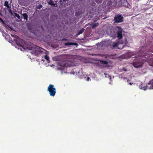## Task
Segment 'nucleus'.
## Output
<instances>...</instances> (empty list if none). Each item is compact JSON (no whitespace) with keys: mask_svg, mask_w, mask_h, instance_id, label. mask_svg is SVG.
<instances>
[{"mask_svg":"<svg viewBox=\"0 0 153 153\" xmlns=\"http://www.w3.org/2000/svg\"><path fill=\"white\" fill-rule=\"evenodd\" d=\"M25 50H30L31 51V53L32 54L35 55V56H38L39 54L43 53V51L44 50L42 48L39 47L36 45H33L32 46H30L28 47L23 48Z\"/></svg>","mask_w":153,"mask_h":153,"instance_id":"f257e3e1","label":"nucleus"},{"mask_svg":"<svg viewBox=\"0 0 153 153\" xmlns=\"http://www.w3.org/2000/svg\"><path fill=\"white\" fill-rule=\"evenodd\" d=\"M11 35L14 38V39H13V41L16 42V44L17 45L19 46V47L22 48L31 47L34 45L32 44L31 45L28 44L26 42L20 39L19 38L18 36H17L16 35H13L11 34Z\"/></svg>","mask_w":153,"mask_h":153,"instance_id":"f03ea898","label":"nucleus"},{"mask_svg":"<svg viewBox=\"0 0 153 153\" xmlns=\"http://www.w3.org/2000/svg\"><path fill=\"white\" fill-rule=\"evenodd\" d=\"M145 47L144 46H142L139 48V53H138V56L140 57L143 56H151L149 54V55H148V53L147 52H149V51H146L145 50Z\"/></svg>","mask_w":153,"mask_h":153,"instance_id":"7ed1b4c3","label":"nucleus"},{"mask_svg":"<svg viewBox=\"0 0 153 153\" xmlns=\"http://www.w3.org/2000/svg\"><path fill=\"white\" fill-rule=\"evenodd\" d=\"M47 91L49 93V95L50 96L53 97L56 94V88L54 87V86L53 85L50 84L47 88Z\"/></svg>","mask_w":153,"mask_h":153,"instance_id":"20e7f679","label":"nucleus"},{"mask_svg":"<svg viewBox=\"0 0 153 153\" xmlns=\"http://www.w3.org/2000/svg\"><path fill=\"white\" fill-rule=\"evenodd\" d=\"M143 63V61L142 60L141 58H140L137 61L133 63V65L136 68H139L142 66Z\"/></svg>","mask_w":153,"mask_h":153,"instance_id":"39448f33","label":"nucleus"},{"mask_svg":"<svg viewBox=\"0 0 153 153\" xmlns=\"http://www.w3.org/2000/svg\"><path fill=\"white\" fill-rule=\"evenodd\" d=\"M115 22L114 23H119L123 21V17L121 16V15L118 14L115 15L114 19Z\"/></svg>","mask_w":153,"mask_h":153,"instance_id":"423d86ee","label":"nucleus"},{"mask_svg":"<svg viewBox=\"0 0 153 153\" xmlns=\"http://www.w3.org/2000/svg\"><path fill=\"white\" fill-rule=\"evenodd\" d=\"M139 88L144 91L147 89H153V88H148L147 85H146V86H143L142 85H140V86H139Z\"/></svg>","mask_w":153,"mask_h":153,"instance_id":"0eeeda50","label":"nucleus"},{"mask_svg":"<svg viewBox=\"0 0 153 153\" xmlns=\"http://www.w3.org/2000/svg\"><path fill=\"white\" fill-rule=\"evenodd\" d=\"M117 37L119 39H121L123 36H122V30L121 29H120L118 30L117 32Z\"/></svg>","mask_w":153,"mask_h":153,"instance_id":"6e6552de","label":"nucleus"},{"mask_svg":"<svg viewBox=\"0 0 153 153\" xmlns=\"http://www.w3.org/2000/svg\"><path fill=\"white\" fill-rule=\"evenodd\" d=\"M146 85H148V88H153V79L150 80Z\"/></svg>","mask_w":153,"mask_h":153,"instance_id":"1a4fd4ad","label":"nucleus"},{"mask_svg":"<svg viewBox=\"0 0 153 153\" xmlns=\"http://www.w3.org/2000/svg\"><path fill=\"white\" fill-rule=\"evenodd\" d=\"M22 17L21 18H22L25 20L27 21L28 20V15H27L26 13H23L22 14Z\"/></svg>","mask_w":153,"mask_h":153,"instance_id":"9d476101","label":"nucleus"},{"mask_svg":"<svg viewBox=\"0 0 153 153\" xmlns=\"http://www.w3.org/2000/svg\"><path fill=\"white\" fill-rule=\"evenodd\" d=\"M77 45V44L76 43L66 42L65 43V46H69L72 45Z\"/></svg>","mask_w":153,"mask_h":153,"instance_id":"9b49d317","label":"nucleus"},{"mask_svg":"<svg viewBox=\"0 0 153 153\" xmlns=\"http://www.w3.org/2000/svg\"><path fill=\"white\" fill-rule=\"evenodd\" d=\"M125 7L128 8H130L131 7V6L126 0H125Z\"/></svg>","mask_w":153,"mask_h":153,"instance_id":"f8f14e48","label":"nucleus"},{"mask_svg":"<svg viewBox=\"0 0 153 153\" xmlns=\"http://www.w3.org/2000/svg\"><path fill=\"white\" fill-rule=\"evenodd\" d=\"M70 62H63V67H67L70 66L71 65L69 64Z\"/></svg>","mask_w":153,"mask_h":153,"instance_id":"ddd939ff","label":"nucleus"},{"mask_svg":"<svg viewBox=\"0 0 153 153\" xmlns=\"http://www.w3.org/2000/svg\"><path fill=\"white\" fill-rule=\"evenodd\" d=\"M4 6H5V7H7V8H11V6L9 5L8 1H5L4 4Z\"/></svg>","mask_w":153,"mask_h":153,"instance_id":"4468645a","label":"nucleus"},{"mask_svg":"<svg viewBox=\"0 0 153 153\" xmlns=\"http://www.w3.org/2000/svg\"><path fill=\"white\" fill-rule=\"evenodd\" d=\"M99 25V23H96L92 24H91V27L92 29L94 28L97 26Z\"/></svg>","mask_w":153,"mask_h":153,"instance_id":"2eb2a0df","label":"nucleus"},{"mask_svg":"<svg viewBox=\"0 0 153 153\" xmlns=\"http://www.w3.org/2000/svg\"><path fill=\"white\" fill-rule=\"evenodd\" d=\"M84 30H85V29L83 28H82V29H81V30L79 31V32H78V33H77V36H78L80 34H82V33H83V31H84Z\"/></svg>","mask_w":153,"mask_h":153,"instance_id":"dca6fc26","label":"nucleus"},{"mask_svg":"<svg viewBox=\"0 0 153 153\" xmlns=\"http://www.w3.org/2000/svg\"><path fill=\"white\" fill-rule=\"evenodd\" d=\"M99 61H100V62L101 64L107 65L108 64V62L106 61L100 60Z\"/></svg>","mask_w":153,"mask_h":153,"instance_id":"f3484780","label":"nucleus"},{"mask_svg":"<svg viewBox=\"0 0 153 153\" xmlns=\"http://www.w3.org/2000/svg\"><path fill=\"white\" fill-rule=\"evenodd\" d=\"M44 58H45L46 60H47V62L49 63L50 62V61L49 60V57L47 55H45V56H44Z\"/></svg>","mask_w":153,"mask_h":153,"instance_id":"a211bd4d","label":"nucleus"},{"mask_svg":"<svg viewBox=\"0 0 153 153\" xmlns=\"http://www.w3.org/2000/svg\"><path fill=\"white\" fill-rule=\"evenodd\" d=\"M14 16H15L17 18L19 19H20L21 17L19 16L18 14L17 13H14Z\"/></svg>","mask_w":153,"mask_h":153,"instance_id":"6ab92c4d","label":"nucleus"},{"mask_svg":"<svg viewBox=\"0 0 153 153\" xmlns=\"http://www.w3.org/2000/svg\"><path fill=\"white\" fill-rule=\"evenodd\" d=\"M128 55H129V56H128V57H127V56H126V54L125 55V59L128 58H130L131 57V56H132L131 53L129 52V53H128Z\"/></svg>","mask_w":153,"mask_h":153,"instance_id":"aec40b11","label":"nucleus"},{"mask_svg":"<svg viewBox=\"0 0 153 153\" xmlns=\"http://www.w3.org/2000/svg\"><path fill=\"white\" fill-rule=\"evenodd\" d=\"M49 4H50V5L51 6H54L55 4L53 3V2L51 0L49 1L48 2Z\"/></svg>","mask_w":153,"mask_h":153,"instance_id":"412c9836","label":"nucleus"},{"mask_svg":"<svg viewBox=\"0 0 153 153\" xmlns=\"http://www.w3.org/2000/svg\"><path fill=\"white\" fill-rule=\"evenodd\" d=\"M118 45V43L117 42H114V45H113V47L114 48H116L117 46V45Z\"/></svg>","mask_w":153,"mask_h":153,"instance_id":"4be33fe9","label":"nucleus"},{"mask_svg":"<svg viewBox=\"0 0 153 153\" xmlns=\"http://www.w3.org/2000/svg\"><path fill=\"white\" fill-rule=\"evenodd\" d=\"M95 1L97 3H101L102 2V0H96Z\"/></svg>","mask_w":153,"mask_h":153,"instance_id":"5701e85b","label":"nucleus"},{"mask_svg":"<svg viewBox=\"0 0 153 153\" xmlns=\"http://www.w3.org/2000/svg\"><path fill=\"white\" fill-rule=\"evenodd\" d=\"M127 83H128V84H130V85H131L132 84V83H131V82H130V80H129L128 79L127 80Z\"/></svg>","mask_w":153,"mask_h":153,"instance_id":"b1692460","label":"nucleus"},{"mask_svg":"<svg viewBox=\"0 0 153 153\" xmlns=\"http://www.w3.org/2000/svg\"><path fill=\"white\" fill-rule=\"evenodd\" d=\"M104 74L105 75V76H106V77H110V79H111V76H109V75L108 74H107L105 73H104Z\"/></svg>","mask_w":153,"mask_h":153,"instance_id":"393cba45","label":"nucleus"},{"mask_svg":"<svg viewBox=\"0 0 153 153\" xmlns=\"http://www.w3.org/2000/svg\"><path fill=\"white\" fill-rule=\"evenodd\" d=\"M0 21H1V22L2 23V24H5V23L4 22V21L1 18H0Z\"/></svg>","mask_w":153,"mask_h":153,"instance_id":"a878e982","label":"nucleus"},{"mask_svg":"<svg viewBox=\"0 0 153 153\" xmlns=\"http://www.w3.org/2000/svg\"><path fill=\"white\" fill-rule=\"evenodd\" d=\"M8 12H10V13H12V11H11V8H8Z\"/></svg>","mask_w":153,"mask_h":153,"instance_id":"bb28decb","label":"nucleus"},{"mask_svg":"<svg viewBox=\"0 0 153 153\" xmlns=\"http://www.w3.org/2000/svg\"><path fill=\"white\" fill-rule=\"evenodd\" d=\"M114 2L115 3V4H116L117 3V1H116V0H114Z\"/></svg>","mask_w":153,"mask_h":153,"instance_id":"cd10ccee","label":"nucleus"},{"mask_svg":"<svg viewBox=\"0 0 153 153\" xmlns=\"http://www.w3.org/2000/svg\"><path fill=\"white\" fill-rule=\"evenodd\" d=\"M89 77H88V78H87V81H89Z\"/></svg>","mask_w":153,"mask_h":153,"instance_id":"c85d7f7f","label":"nucleus"},{"mask_svg":"<svg viewBox=\"0 0 153 153\" xmlns=\"http://www.w3.org/2000/svg\"><path fill=\"white\" fill-rule=\"evenodd\" d=\"M123 47H124V45H123L122 48H123Z\"/></svg>","mask_w":153,"mask_h":153,"instance_id":"c756f323","label":"nucleus"},{"mask_svg":"<svg viewBox=\"0 0 153 153\" xmlns=\"http://www.w3.org/2000/svg\"><path fill=\"white\" fill-rule=\"evenodd\" d=\"M106 66H104V67H106Z\"/></svg>","mask_w":153,"mask_h":153,"instance_id":"7c9ffc66","label":"nucleus"},{"mask_svg":"<svg viewBox=\"0 0 153 153\" xmlns=\"http://www.w3.org/2000/svg\"><path fill=\"white\" fill-rule=\"evenodd\" d=\"M123 70H124V68H123Z\"/></svg>","mask_w":153,"mask_h":153,"instance_id":"2f4dec72","label":"nucleus"},{"mask_svg":"<svg viewBox=\"0 0 153 153\" xmlns=\"http://www.w3.org/2000/svg\"><path fill=\"white\" fill-rule=\"evenodd\" d=\"M151 65V66H152V65Z\"/></svg>","mask_w":153,"mask_h":153,"instance_id":"473e14b6","label":"nucleus"},{"mask_svg":"<svg viewBox=\"0 0 153 153\" xmlns=\"http://www.w3.org/2000/svg\"><path fill=\"white\" fill-rule=\"evenodd\" d=\"M126 71V69L125 70V71Z\"/></svg>","mask_w":153,"mask_h":153,"instance_id":"72a5a7b5","label":"nucleus"},{"mask_svg":"<svg viewBox=\"0 0 153 153\" xmlns=\"http://www.w3.org/2000/svg\"><path fill=\"white\" fill-rule=\"evenodd\" d=\"M110 1H111V0H110ZM111 2H112V1H111Z\"/></svg>","mask_w":153,"mask_h":153,"instance_id":"f704fd0d","label":"nucleus"},{"mask_svg":"<svg viewBox=\"0 0 153 153\" xmlns=\"http://www.w3.org/2000/svg\"><path fill=\"white\" fill-rule=\"evenodd\" d=\"M75 15H76V16H77V15H76V14H75Z\"/></svg>","mask_w":153,"mask_h":153,"instance_id":"c9c22d12","label":"nucleus"},{"mask_svg":"<svg viewBox=\"0 0 153 153\" xmlns=\"http://www.w3.org/2000/svg\"><path fill=\"white\" fill-rule=\"evenodd\" d=\"M125 42L126 41V40H125Z\"/></svg>","mask_w":153,"mask_h":153,"instance_id":"e433bc0d","label":"nucleus"}]
</instances>
